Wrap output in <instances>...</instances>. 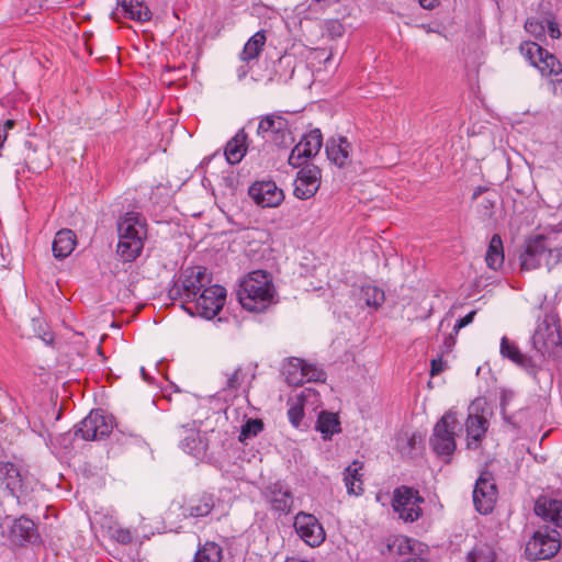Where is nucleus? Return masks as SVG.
<instances>
[{
  "label": "nucleus",
  "mask_w": 562,
  "mask_h": 562,
  "mask_svg": "<svg viewBox=\"0 0 562 562\" xmlns=\"http://www.w3.org/2000/svg\"><path fill=\"white\" fill-rule=\"evenodd\" d=\"M467 562H496V553L491 546L481 543L468 553Z\"/></svg>",
  "instance_id": "nucleus-41"
},
{
  "label": "nucleus",
  "mask_w": 562,
  "mask_h": 562,
  "mask_svg": "<svg viewBox=\"0 0 562 562\" xmlns=\"http://www.w3.org/2000/svg\"><path fill=\"white\" fill-rule=\"evenodd\" d=\"M362 463L359 461H353L349 464L344 472V482L347 488V492L350 495H361L363 493V482H362Z\"/></svg>",
  "instance_id": "nucleus-33"
},
{
  "label": "nucleus",
  "mask_w": 562,
  "mask_h": 562,
  "mask_svg": "<svg viewBox=\"0 0 562 562\" xmlns=\"http://www.w3.org/2000/svg\"><path fill=\"white\" fill-rule=\"evenodd\" d=\"M285 562H314V561L299 560V559H295V558H291V559H286Z\"/></svg>",
  "instance_id": "nucleus-56"
},
{
  "label": "nucleus",
  "mask_w": 562,
  "mask_h": 562,
  "mask_svg": "<svg viewBox=\"0 0 562 562\" xmlns=\"http://www.w3.org/2000/svg\"><path fill=\"white\" fill-rule=\"evenodd\" d=\"M316 396H318V394H317V393H316ZM312 397H313V395H312L310 398H312ZM314 400H315V401H312V404H315V402H317V401H318V400H317V397H315V396H314Z\"/></svg>",
  "instance_id": "nucleus-59"
},
{
  "label": "nucleus",
  "mask_w": 562,
  "mask_h": 562,
  "mask_svg": "<svg viewBox=\"0 0 562 562\" xmlns=\"http://www.w3.org/2000/svg\"><path fill=\"white\" fill-rule=\"evenodd\" d=\"M535 513L542 519L562 528V501L540 496L535 504Z\"/></svg>",
  "instance_id": "nucleus-23"
},
{
  "label": "nucleus",
  "mask_w": 562,
  "mask_h": 562,
  "mask_svg": "<svg viewBox=\"0 0 562 562\" xmlns=\"http://www.w3.org/2000/svg\"><path fill=\"white\" fill-rule=\"evenodd\" d=\"M267 498L276 512L286 514L293 505L291 490L282 482L271 483L267 487Z\"/></svg>",
  "instance_id": "nucleus-21"
},
{
  "label": "nucleus",
  "mask_w": 562,
  "mask_h": 562,
  "mask_svg": "<svg viewBox=\"0 0 562 562\" xmlns=\"http://www.w3.org/2000/svg\"><path fill=\"white\" fill-rule=\"evenodd\" d=\"M283 374L289 385H301L304 382H323L326 374L322 369L308 364L299 358H292L284 367Z\"/></svg>",
  "instance_id": "nucleus-12"
},
{
  "label": "nucleus",
  "mask_w": 562,
  "mask_h": 562,
  "mask_svg": "<svg viewBox=\"0 0 562 562\" xmlns=\"http://www.w3.org/2000/svg\"><path fill=\"white\" fill-rule=\"evenodd\" d=\"M112 538L123 544H127L132 542V533L128 529L119 528L112 531Z\"/></svg>",
  "instance_id": "nucleus-46"
},
{
  "label": "nucleus",
  "mask_w": 562,
  "mask_h": 562,
  "mask_svg": "<svg viewBox=\"0 0 562 562\" xmlns=\"http://www.w3.org/2000/svg\"><path fill=\"white\" fill-rule=\"evenodd\" d=\"M188 311H190V312H191V314H194V313L196 314L195 310H194V311H192V307H189V308H188Z\"/></svg>",
  "instance_id": "nucleus-60"
},
{
  "label": "nucleus",
  "mask_w": 562,
  "mask_h": 562,
  "mask_svg": "<svg viewBox=\"0 0 562 562\" xmlns=\"http://www.w3.org/2000/svg\"><path fill=\"white\" fill-rule=\"evenodd\" d=\"M248 136L245 130H239L235 136L227 142L225 147V156L231 165L238 164L248 150Z\"/></svg>",
  "instance_id": "nucleus-28"
},
{
  "label": "nucleus",
  "mask_w": 562,
  "mask_h": 562,
  "mask_svg": "<svg viewBox=\"0 0 562 562\" xmlns=\"http://www.w3.org/2000/svg\"><path fill=\"white\" fill-rule=\"evenodd\" d=\"M359 301L363 302L367 306L376 310L384 303L385 295L383 290L378 286L363 285L359 292Z\"/></svg>",
  "instance_id": "nucleus-38"
},
{
  "label": "nucleus",
  "mask_w": 562,
  "mask_h": 562,
  "mask_svg": "<svg viewBox=\"0 0 562 562\" xmlns=\"http://www.w3.org/2000/svg\"><path fill=\"white\" fill-rule=\"evenodd\" d=\"M14 126V121L8 120L2 127H5V132Z\"/></svg>",
  "instance_id": "nucleus-55"
},
{
  "label": "nucleus",
  "mask_w": 562,
  "mask_h": 562,
  "mask_svg": "<svg viewBox=\"0 0 562 562\" xmlns=\"http://www.w3.org/2000/svg\"><path fill=\"white\" fill-rule=\"evenodd\" d=\"M544 237L538 235L527 241L526 249L520 256L521 269L535 270L544 262Z\"/></svg>",
  "instance_id": "nucleus-19"
},
{
  "label": "nucleus",
  "mask_w": 562,
  "mask_h": 562,
  "mask_svg": "<svg viewBox=\"0 0 562 562\" xmlns=\"http://www.w3.org/2000/svg\"><path fill=\"white\" fill-rule=\"evenodd\" d=\"M490 423L483 414L482 402L474 401L469 407V415L465 422L467 447L479 449L488 429Z\"/></svg>",
  "instance_id": "nucleus-10"
},
{
  "label": "nucleus",
  "mask_w": 562,
  "mask_h": 562,
  "mask_svg": "<svg viewBox=\"0 0 562 562\" xmlns=\"http://www.w3.org/2000/svg\"><path fill=\"white\" fill-rule=\"evenodd\" d=\"M140 372H142V375H143L144 380H147V374H146L144 368L140 369Z\"/></svg>",
  "instance_id": "nucleus-57"
},
{
  "label": "nucleus",
  "mask_w": 562,
  "mask_h": 562,
  "mask_svg": "<svg viewBox=\"0 0 562 562\" xmlns=\"http://www.w3.org/2000/svg\"><path fill=\"white\" fill-rule=\"evenodd\" d=\"M116 13L139 22L148 21L151 16L143 0H117Z\"/></svg>",
  "instance_id": "nucleus-27"
},
{
  "label": "nucleus",
  "mask_w": 562,
  "mask_h": 562,
  "mask_svg": "<svg viewBox=\"0 0 562 562\" xmlns=\"http://www.w3.org/2000/svg\"><path fill=\"white\" fill-rule=\"evenodd\" d=\"M521 55L542 75H559L561 72V63L557 57L550 54L535 42H524L520 47Z\"/></svg>",
  "instance_id": "nucleus-8"
},
{
  "label": "nucleus",
  "mask_w": 562,
  "mask_h": 562,
  "mask_svg": "<svg viewBox=\"0 0 562 562\" xmlns=\"http://www.w3.org/2000/svg\"><path fill=\"white\" fill-rule=\"evenodd\" d=\"M497 501V488L491 472L484 471L476 480L473 490V503L475 509L483 514H490Z\"/></svg>",
  "instance_id": "nucleus-11"
},
{
  "label": "nucleus",
  "mask_w": 562,
  "mask_h": 562,
  "mask_svg": "<svg viewBox=\"0 0 562 562\" xmlns=\"http://www.w3.org/2000/svg\"><path fill=\"white\" fill-rule=\"evenodd\" d=\"M477 213L482 221H488L494 216L495 199L484 196L476 206Z\"/></svg>",
  "instance_id": "nucleus-43"
},
{
  "label": "nucleus",
  "mask_w": 562,
  "mask_h": 562,
  "mask_svg": "<svg viewBox=\"0 0 562 562\" xmlns=\"http://www.w3.org/2000/svg\"><path fill=\"white\" fill-rule=\"evenodd\" d=\"M454 336H456L454 333H452L445 338L443 345L446 347V351H449L454 346V344H456Z\"/></svg>",
  "instance_id": "nucleus-51"
},
{
  "label": "nucleus",
  "mask_w": 562,
  "mask_h": 562,
  "mask_svg": "<svg viewBox=\"0 0 562 562\" xmlns=\"http://www.w3.org/2000/svg\"><path fill=\"white\" fill-rule=\"evenodd\" d=\"M117 234L125 238L138 236L145 239L147 235L145 218L136 212L125 213L117 222Z\"/></svg>",
  "instance_id": "nucleus-20"
},
{
  "label": "nucleus",
  "mask_w": 562,
  "mask_h": 562,
  "mask_svg": "<svg viewBox=\"0 0 562 562\" xmlns=\"http://www.w3.org/2000/svg\"><path fill=\"white\" fill-rule=\"evenodd\" d=\"M476 314V311H472L469 314H467L464 317L460 318L453 326V333L454 335H458L459 330L463 327L471 324L474 319V316Z\"/></svg>",
  "instance_id": "nucleus-47"
},
{
  "label": "nucleus",
  "mask_w": 562,
  "mask_h": 562,
  "mask_svg": "<svg viewBox=\"0 0 562 562\" xmlns=\"http://www.w3.org/2000/svg\"><path fill=\"white\" fill-rule=\"evenodd\" d=\"M317 430H319L324 438L330 437L333 434L339 431V422L336 414L322 412L317 420Z\"/></svg>",
  "instance_id": "nucleus-40"
},
{
  "label": "nucleus",
  "mask_w": 562,
  "mask_h": 562,
  "mask_svg": "<svg viewBox=\"0 0 562 562\" xmlns=\"http://www.w3.org/2000/svg\"><path fill=\"white\" fill-rule=\"evenodd\" d=\"M351 144L346 137H331L326 143L327 158L338 167H344L349 161Z\"/></svg>",
  "instance_id": "nucleus-25"
},
{
  "label": "nucleus",
  "mask_w": 562,
  "mask_h": 562,
  "mask_svg": "<svg viewBox=\"0 0 562 562\" xmlns=\"http://www.w3.org/2000/svg\"><path fill=\"white\" fill-rule=\"evenodd\" d=\"M446 368H447V363L442 360L441 356L438 358H435L431 360L430 374L432 376L437 375V374L441 373L442 371H445Z\"/></svg>",
  "instance_id": "nucleus-48"
},
{
  "label": "nucleus",
  "mask_w": 562,
  "mask_h": 562,
  "mask_svg": "<svg viewBox=\"0 0 562 562\" xmlns=\"http://www.w3.org/2000/svg\"><path fill=\"white\" fill-rule=\"evenodd\" d=\"M560 547V533L557 530H538L526 543L525 554L531 561L547 560L554 557Z\"/></svg>",
  "instance_id": "nucleus-5"
},
{
  "label": "nucleus",
  "mask_w": 562,
  "mask_h": 562,
  "mask_svg": "<svg viewBox=\"0 0 562 562\" xmlns=\"http://www.w3.org/2000/svg\"><path fill=\"white\" fill-rule=\"evenodd\" d=\"M297 536L308 546H321L326 537L325 530L318 519L305 512H300L294 519Z\"/></svg>",
  "instance_id": "nucleus-15"
},
{
  "label": "nucleus",
  "mask_w": 562,
  "mask_h": 562,
  "mask_svg": "<svg viewBox=\"0 0 562 562\" xmlns=\"http://www.w3.org/2000/svg\"><path fill=\"white\" fill-rule=\"evenodd\" d=\"M423 503L424 498L413 487L402 485L393 492L392 507L405 522H413L419 519L423 514L420 507Z\"/></svg>",
  "instance_id": "nucleus-4"
},
{
  "label": "nucleus",
  "mask_w": 562,
  "mask_h": 562,
  "mask_svg": "<svg viewBox=\"0 0 562 562\" xmlns=\"http://www.w3.org/2000/svg\"><path fill=\"white\" fill-rule=\"evenodd\" d=\"M323 145V136L318 128L305 134L292 149L288 162L293 168L303 166L308 159L315 157Z\"/></svg>",
  "instance_id": "nucleus-13"
},
{
  "label": "nucleus",
  "mask_w": 562,
  "mask_h": 562,
  "mask_svg": "<svg viewBox=\"0 0 562 562\" xmlns=\"http://www.w3.org/2000/svg\"><path fill=\"white\" fill-rule=\"evenodd\" d=\"M237 295L245 310L260 313L272 304L274 288L267 272L252 271L241 281Z\"/></svg>",
  "instance_id": "nucleus-1"
},
{
  "label": "nucleus",
  "mask_w": 562,
  "mask_h": 562,
  "mask_svg": "<svg viewBox=\"0 0 562 562\" xmlns=\"http://www.w3.org/2000/svg\"><path fill=\"white\" fill-rule=\"evenodd\" d=\"M321 186V169L311 164L302 167L294 180V195L301 200L311 199Z\"/></svg>",
  "instance_id": "nucleus-16"
},
{
  "label": "nucleus",
  "mask_w": 562,
  "mask_h": 562,
  "mask_svg": "<svg viewBox=\"0 0 562 562\" xmlns=\"http://www.w3.org/2000/svg\"><path fill=\"white\" fill-rule=\"evenodd\" d=\"M248 71H249V66H248V64H247V65H243V66H240V67L237 69V77H238V79H239V80L244 79V78L247 76Z\"/></svg>",
  "instance_id": "nucleus-52"
},
{
  "label": "nucleus",
  "mask_w": 562,
  "mask_h": 562,
  "mask_svg": "<svg viewBox=\"0 0 562 562\" xmlns=\"http://www.w3.org/2000/svg\"><path fill=\"white\" fill-rule=\"evenodd\" d=\"M486 265L493 269H499L504 263L503 241L499 235L495 234L490 240L486 251Z\"/></svg>",
  "instance_id": "nucleus-36"
},
{
  "label": "nucleus",
  "mask_w": 562,
  "mask_h": 562,
  "mask_svg": "<svg viewBox=\"0 0 562 562\" xmlns=\"http://www.w3.org/2000/svg\"><path fill=\"white\" fill-rule=\"evenodd\" d=\"M499 352L503 358L510 360L522 369L532 367L531 359L527 355L522 353L518 346L510 341L506 336L501 339Z\"/></svg>",
  "instance_id": "nucleus-31"
},
{
  "label": "nucleus",
  "mask_w": 562,
  "mask_h": 562,
  "mask_svg": "<svg viewBox=\"0 0 562 562\" xmlns=\"http://www.w3.org/2000/svg\"><path fill=\"white\" fill-rule=\"evenodd\" d=\"M212 282L211 274L204 267L188 268L182 273V289L188 302H193L195 297Z\"/></svg>",
  "instance_id": "nucleus-17"
},
{
  "label": "nucleus",
  "mask_w": 562,
  "mask_h": 562,
  "mask_svg": "<svg viewBox=\"0 0 562 562\" xmlns=\"http://www.w3.org/2000/svg\"><path fill=\"white\" fill-rule=\"evenodd\" d=\"M143 238L119 236L116 252L124 262L134 261L142 252L144 247Z\"/></svg>",
  "instance_id": "nucleus-29"
},
{
  "label": "nucleus",
  "mask_w": 562,
  "mask_h": 562,
  "mask_svg": "<svg viewBox=\"0 0 562 562\" xmlns=\"http://www.w3.org/2000/svg\"><path fill=\"white\" fill-rule=\"evenodd\" d=\"M513 398V393L509 391H503L501 395V408L503 414H505L506 406Z\"/></svg>",
  "instance_id": "nucleus-50"
},
{
  "label": "nucleus",
  "mask_w": 562,
  "mask_h": 562,
  "mask_svg": "<svg viewBox=\"0 0 562 562\" xmlns=\"http://www.w3.org/2000/svg\"><path fill=\"white\" fill-rule=\"evenodd\" d=\"M457 414L447 412L435 425L430 446L437 454L449 457L456 450Z\"/></svg>",
  "instance_id": "nucleus-2"
},
{
  "label": "nucleus",
  "mask_w": 562,
  "mask_h": 562,
  "mask_svg": "<svg viewBox=\"0 0 562 562\" xmlns=\"http://www.w3.org/2000/svg\"><path fill=\"white\" fill-rule=\"evenodd\" d=\"M248 193L261 207H276L284 199L283 191L272 181L255 182L250 186Z\"/></svg>",
  "instance_id": "nucleus-18"
},
{
  "label": "nucleus",
  "mask_w": 562,
  "mask_h": 562,
  "mask_svg": "<svg viewBox=\"0 0 562 562\" xmlns=\"http://www.w3.org/2000/svg\"><path fill=\"white\" fill-rule=\"evenodd\" d=\"M316 397V392L313 389H305L302 394L297 397L296 402L293 403L288 409V416L290 423L294 427H299L304 415V406L310 401L311 396Z\"/></svg>",
  "instance_id": "nucleus-37"
},
{
  "label": "nucleus",
  "mask_w": 562,
  "mask_h": 562,
  "mask_svg": "<svg viewBox=\"0 0 562 562\" xmlns=\"http://www.w3.org/2000/svg\"><path fill=\"white\" fill-rule=\"evenodd\" d=\"M446 322H447V319H446V318H443V319L440 322V324H439V329H441V328L443 327V325H445V323H446Z\"/></svg>",
  "instance_id": "nucleus-58"
},
{
  "label": "nucleus",
  "mask_w": 562,
  "mask_h": 562,
  "mask_svg": "<svg viewBox=\"0 0 562 562\" xmlns=\"http://www.w3.org/2000/svg\"><path fill=\"white\" fill-rule=\"evenodd\" d=\"M241 370L236 369L227 380V386L232 390H237L241 384Z\"/></svg>",
  "instance_id": "nucleus-49"
},
{
  "label": "nucleus",
  "mask_w": 562,
  "mask_h": 562,
  "mask_svg": "<svg viewBox=\"0 0 562 562\" xmlns=\"http://www.w3.org/2000/svg\"><path fill=\"white\" fill-rule=\"evenodd\" d=\"M525 29L536 38H542L547 34H549L551 38H559L561 36L558 22L550 18L528 19L525 23Z\"/></svg>",
  "instance_id": "nucleus-26"
},
{
  "label": "nucleus",
  "mask_w": 562,
  "mask_h": 562,
  "mask_svg": "<svg viewBox=\"0 0 562 562\" xmlns=\"http://www.w3.org/2000/svg\"><path fill=\"white\" fill-rule=\"evenodd\" d=\"M179 436L184 435L180 441V448L196 458L203 456L207 450V443L203 441L199 430H196L194 423L188 426H181L179 429Z\"/></svg>",
  "instance_id": "nucleus-22"
},
{
  "label": "nucleus",
  "mask_w": 562,
  "mask_h": 562,
  "mask_svg": "<svg viewBox=\"0 0 562 562\" xmlns=\"http://www.w3.org/2000/svg\"><path fill=\"white\" fill-rule=\"evenodd\" d=\"M544 265L551 270L555 265L562 261V247L549 248L544 241Z\"/></svg>",
  "instance_id": "nucleus-44"
},
{
  "label": "nucleus",
  "mask_w": 562,
  "mask_h": 562,
  "mask_svg": "<svg viewBox=\"0 0 562 562\" xmlns=\"http://www.w3.org/2000/svg\"><path fill=\"white\" fill-rule=\"evenodd\" d=\"M484 190H485L484 188H482V187H477V188L474 190V192H473V199H477V198H479V195H481V194H482V192H483Z\"/></svg>",
  "instance_id": "nucleus-54"
},
{
  "label": "nucleus",
  "mask_w": 562,
  "mask_h": 562,
  "mask_svg": "<svg viewBox=\"0 0 562 562\" xmlns=\"http://www.w3.org/2000/svg\"><path fill=\"white\" fill-rule=\"evenodd\" d=\"M266 44V35L263 31L255 33L245 44L243 52L240 53V59L245 63H249L259 57L262 48Z\"/></svg>",
  "instance_id": "nucleus-35"
},
{
  "label": "nucleus",
  "mask_w": 562,
  "mask_h": 562,
  "mask_svg": "<svg viewBox=\"0 0 562 562\" xmlns=\"http://www.w3.org/2000/svg\"><path fill=\"white\" fill-rule=\"evenodd\" d=\"M521 55L542 75H559L561 72V63L557 57L550 54L535 42H524L520 47Z\"/></svg>",
  "instance_id": "nucleus-7"
},
{
  "label": "nucleus",
  "mask_w": 562,
  "mask_h": 562,
  "mask_svg": "<svg viewBox=\"0 0 562 562\" xmlns=\"http://www.w3.org/2000/svg\"><path fill=\"white\" fill-rule=\"evenodd\" d=\"M532 345L541 353L550 352L551 348L562 346V334L559 322L544 318L532 336Z\"/></svg>",
  "instance_id": "nucleus-14"
},
{
  "label": "nucleus",
  "mask_w": 562,
  "mask_h": 562,
  "mask_svg": "<svg viewBox=\"0 0 562 562\" xmlns=\"http://www.w3.org/2000/svg\"><path fill=\"white\" fill-rule=\"evenodd\" d=\"M222 547L216 542H205L195 553V562H221Z\"/></svg>",
  "instance_id": "nucleus-39"
},
{
  "label": "nucleus",
  "mask_w": 562,
  "mask_h": 562,
  "mask_svg": "<svg viewBox=\"0 0 562 562\" xmlns=\"http://www.w3.org/2000/svg\"><path fill=\"white\" fill-rule=\"evenodd\" d=\"M215 507V496L210 493H203L198 497L191 498L183 507L184 517L203 518L209 516Z\"/></svg>",
  "instance_id": "nucleus-24"
},
{
  "label": "nucleus",
  "mask_w": 562,
  "mask_h": 562,
  "mask_svg": "<svg viewBox=\"0 0 562 562\" xmlns=\"http://www.w3.org/2000/svg\"><path fill=\"white\" fill-rule=\"evenodd\" d=\"M113 430L112 418L100 409L92 411L78 425L75 426V435L83 440H101Z\"/></svg>",
  "instance_id": "nucleus-6"
},
{
  "label": "nucleus",
  "mask_w": 562,
  "mask_h": 562,
  "mask_svg": "<svg viewBox=\"0 0 562 562\" xmlns=\"http://www.w3.org/2000/svg\"><path fill=\"white\" fill-rule=\"evenodd\" d=\"M0 480L5 482L12 494L23 492V479L18 467L12 462H0Z\"/></svg>",
  "instance_id": "nucleus-32"
},
{
  "label": "nucleus",
  "mask_w": 562,
  "mask_h": 562,
  "mask_svg": "<svg viewBox=\"0 0 562 562\" xmlns=\"http://www.w3.org/2000/svg\"><path fill=\"white\" fill-rule=\"evenodd\" d=\"M76 235L70 229H60L56 233L53 241V254L57 259L68 257L75 249Z\"/></svg>",
  "instance_id": "nucleus-30"
},
{
  "label": "nucleus",
  "mask_w": 562,
  "mask_h": 562,
  "mask_svg": "<svg viewBox=\"0 0 562 562\" xmlns=\"http://www.w3.org/2000/svg\"><path fill=\"white\" fill-rule=\"evenodd\" d=\"M263 428V423L260 419H248L245 425L241 426L239 434V440L246 441L257 436Z\"/></svg>",
  "instance_id": "nucleus-42"
},
{
  "label": "nucleus",
  "mask_w": 562,
  "mask_h": 562,
  "mask_svg": "<svg viewBox=\"0 0 562 562\" xmlns=\"http://www.w3.org/2000/svg\"><path fill=\"white\" fill-rule=\"evenodd\" d=\"M7 139L5 127L0 126V148L3 146Z\"/></svg>",
  "instance_id": "nucleus-53"
},
{
  "label": "nucleus",
  "mask_w": 562,
  "mask_h": 562,
  "mask_svg": "<svg viewBox=\"0 0 562 562\" xmlns=\"http://www.w3.org/2000/svg\"><path fill=\"white\" fill-rule=\"evenodd\" d=\"M226 301L225 288L213 284L205 288L195 300H193V308L199 316L206 319L215 317L223 308Z\"/></svg>",
  "instance_id": "nucleus-9"
},
{
  "label": "nucleus",
  "mask_w": 562,
  "mask_h": 562,
  "mask_svg": "<svg viewBox=\"0 0 562 562\" xmlns=\"http://www.w3.org/2000/svg\"><path fill=\"white\" fill-rule=\"evenodd\" d=\"M188 311H190V312H191V314H194V313L196 314L195 310H194V311H192V307H189V308H188Z\"/></svg>",
  "instance_id": "nucleus-61"
},
{
  "label": "nucleus",
  "mask_w": 562,
  "mask_h": 562,
  "mask_svg": "<svg viewBox=\"0 0 562 562\" xmlns=\"http://www.w3.org/2000/svg\"><path fill=\"white\" fill-rule=\"evenodd\" d=\"M257 135L266 142L273 143L279 148L289 147L294 140L288 121L277 114L261 117L257 127Z\"/></svg>",
  "instance_id": "nucleus-3"
},
{
  "label": "nucleus",
  "mask_w": 562,
  "mask_h": 562,
  "mask_svg": "<svg viewBox=\"0 0 562 562\" xmlns=\"http://www.w3.org/2000/svg\"><path fill=\"white\" fill-rule=\"evenodd\" d=\"M550 77V90L554 97L562 98V65L559 75H548Z\"/></svg>",
  "instance_id": "nucleus-45"
},
{
  "label": "nucleus",
  "mask_w": 562,
  "mask_h": 562,
  "mask_svg": "<svg viewBox=\"0 0 562 562\" xmlns=\"http://www.w3.org/2000/svg\"><path fill=\"white\" fill-rule=\"evenodd\" d=\"M34 535L35 524L26 517H20L11 526L10 536L14 543L31 541Z\"/></svg>",
  "instance_id": "nucleus-34"
}]
</instances>
